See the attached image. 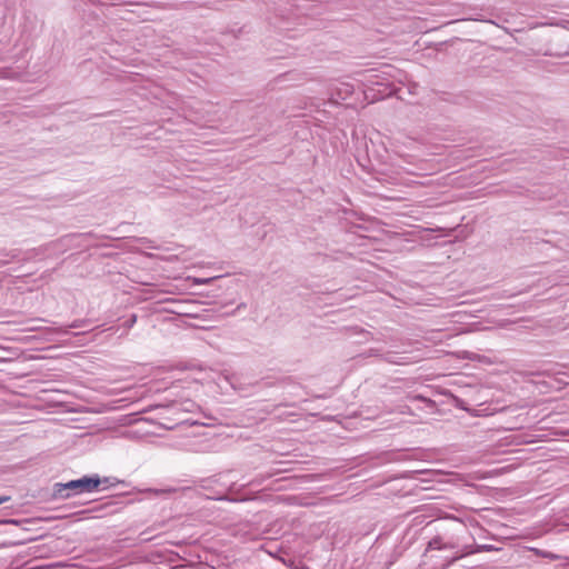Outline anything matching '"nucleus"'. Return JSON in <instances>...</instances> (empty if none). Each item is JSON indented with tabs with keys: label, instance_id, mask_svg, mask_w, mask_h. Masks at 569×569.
I'll use <instances>...</instances> for the list:
<instances>
[{
	"label": "nucleus",
	"instance_id": "423d86ee",
	"mask_svg": "<svg viewBox=\"0 0 569 569\" xmlns=\"http://www.w3.org/2000/svg\"><path fill=\"white\" fill-rule=\"evenodd\" d=\"M9 500H10V497H9V496H0V506H1L2 503L8 502Z\"/></svg>",
	"mask_w": 569,
	"mask_h": 569
},
{
	"label": "nucleus",
	"instance_id": "f03ea898",
	"mask_svg": "<svg viewBox=\"0 0 569 569\" xmlns=\"http://www.w3.org/2000/svg\"><path fill=\"white\" fill-rule=\"evenodd\" d=\"M491 550H493V547L490 545H479L475 548L466 546L461 549V552L459 555H457L452 558L451 562L457 561L458 559L469 556V555H472V553H477V552H481V551H491Z\"/></svg>",
	"mask_w": 569,
	"mask_h": 569
},
{
	"label": "nucleus",
	"instance_id": "0eeeda50",
	"mask_svg": "<svg viewBox=\"0 0 569 569\" xmlns=\"http://www.w3.org/2000/svg\"><path fill=\"white\" fill-rule=\"evenodd\" d=\"M136 316H133L132 319L130 320V326H132L136 322Z\"/></svg>",
	"mask_w": 569,
	"mask_h": 569
},
{
	"label": "nucleus",
	"instance_id": "39448f33",
	"mask_svg": "<svg viewBox=\"0 0 569 569\" xmlns=\"http://www.w3.org/2000/svg\"><path fill=\"white\" fill-rule=\"evenodd\" d=\"M540 555L545 558H548V559H551V560H556V559H559L560 557L557 556V555H553L551 552H540Z\"/></svg>",
	"mask_w": 569,
	"mask_h": 569
},
{
	"label": "nucleus",
	"instance_id": "f257e3e1",
	"mask_svg": "<svg viewBox=\"0 0 569 569\" xmlns=\"http://www.w3.org/2000/svg\"><path fill=\"white\" fill-rule=\"evenodd\" d=\"M100 479L96 477H83L77 480H71L67 483H58L56 493L63 498H69L73 495H80L84 492H93L98 489Z\"/></svg>",
	"mask_w": 569,
	"mask_h": 569
},
{
	"label": "nucleus",
	"instance_id": "20e7f679",
	"mask_svg": "<svg viewBox=\"0 0 569 569\" xmlns=\"http://www.w3.org/2000/svg\"><path fill=\"white\" fill-rule=\"evenodd\" d=\"M429 548L430 549H437V550H440V549H445V548H448L447 545H441V541L440 539H433L429 542Z\"/></svg>",
	"mask_w": 569,
	"mask_h": 569
},
{
	"label": "nucleus",
	"instance_id": "7ed1b4c3",
	"mask_svg": "<svg viewBox=\"0 0 569 569\" xmlns=\"http://www.w3.org/2000/svg\"><path fill=\"white\" fill-rule=\"evenodd\" d=\"M214 278H191L189 277L187 280L188 281H191L192 284H197V286H200V284H208L210 283Z\"/></svg>",
	"mask_w": 569,
	"mask_h": 569
}]
</instances>
